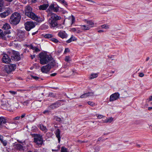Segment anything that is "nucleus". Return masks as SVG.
I'll list each match as a JSON object with an SVG mask.
<instances>
[{"label":"nucleus","mask_w":152,"mask_h":152,"mask_svg":"<svg viewBox=\"0 0 152 152\" xmlns=\"http://www.w3.org/2000/svg\"><path fill=\"white\" fill-rule=\"evenodd\" d=\"M57 1L59 2L64 6H66L67 5V3L64 0H56Z\"/></svg>","instance_id":"c756f323"},{"label":"nucleus","mask_w":152,"mask_h":152,"mask_svg":"<svg viewBox=\"0 0 152 152\" xmlns=\"http://www.w3.org/2000/svg\"><path fill=\"white\" fill-rule=\"evenodd\" d=\"M49 66L51 67V68L54 67L56 65V63L55 61L53 60L51 62L48 64Z\"/></svg>","instance_id":"7c9ffc66"},{"label":"nucleus","mask_w":152,"mask_h":152,"mask_svg":"<svg viewBox=\"0 0 152 152\" xmlns=\"http://www.w3.org/2000/svg\"><path fill=\"white\" fill-rule=\"evenodd\" d=\"M104 117V116L102 115H99L97 116V118L98 119L102 118Z\"/></svg>","instance_id":"09e8293b"},{"label":"nucleus","mask_w":152,"mask_h":152,"mask_svg":"<svg viewBox=\"0 0 152 152\" xmlns=\"http://www.w3.org/2000/svg\"><path fill=\"white\" fill-rule=\"evenodd\" d=\"M149 101H151L152 100V96H150L149 98Z\"/></svg>","instance_id":"774afa93"},{"label":"nucleus","mask_w":152,"mask_h":152,"mask_svg":"<svg viewBox=\"0 0 152 152\" xmlns=\"http://www.w3.org/2000/svg\"><path fill=\"white\" fill-rule=\"evenodd\" d=\"M40 129L42 131H44L45 132H46L48 130L46 126L42 124H40Z\"/></svg>","instance_id":"b1692460"},{"label":"nucleus","mask_w":152,"mask_h":152,"mask_svg":"<svg viewBox=\"0 0 152 152\" xmlns=\"http://www.w3.org/2000/svg\"><path fill=\"white\" fill-rule=\"evenodd\" d=\"M39 57L40 58V63L42 64H45L48 63L51 61L52 57L50 55H48L46 53H40L39 54Z\"/></svg>","instance_id":"7ed1b4c3"},{"label":"nucleus","mask_w":152,"mask_h":152,"mask_svg":"<svg viewBox=\"0 0 152 152\" xmlns=\"http://www.w3.org/2000/svg\"><path fill=\"white\" fill-rule=\"evenodd\" d=\"M20 118V116H17L15 118H13V120H18Z\"/></svg>","instance_id":"13d9d810"},{"label":"nucleus","mask_w":152,"mask_h":152,"mask_svg":"<svg viewBox=\"0 0 152 152\" xmlns=\"http://www.w3.org/2000/svg\"><path fill=\"white\" fill-rule=\"evenodd\" d=\"M88 104L92 106H94L95 105V103L93 102L89 101L88 102Z\"/></svg>","instance_id":"37998d69"},{"label":"nucleus","mask_w":152,"mask_h":152,"mask_svg":"<svg viewBox=\"0 0 152 152\" xmlns=\"http://www.w3.org/2000/svg\"><path fill=\"white\" fill-rule=\"evenodd\" d=\"M11 59L13 61H19L21 58L19 52L15 50L12 51L11 54H10Z\"/></svg>","instance_id":"423d86ee"},{"label":"nucleus","mask_w":152,"mask_h":152,"mask_svg":"<svg viewBox=\"0 0 152 152\" xmlns=\"http://www.w3.org/2000/svg\"><path fill=\"white\" fill-rule=\"evenodd\" d=\"M1 142L3 144L4 146H6L7 145V142L6 140H3L1 141Z\"/></svg>","instance_id":"de8ad7c7"},{"label":"nucleus","mask_w":152,"mask_h":152,"mask_svg":"<svg viewBox=\"0 0 152 152\" xmlns=\"http://www.w3.org/2000/svg\"><path fill=\"white\" fill-rule=\"evenodd\" d=\"M76 39H77L76 37H74L73 35H72L70 38L66 41V42L68 43H69L72 41L76 40Z\"/></svg>","instance_id":"5701e85b"},{"label":"nucleus","mask_w":152,"mask_h":152,"mask_svg":"<svg viewBox=\"0 0 152 152\" xmlns=\"http://www.w3.org/2000/svg\"><path fill=\"white\" fill-rule=\"evenodd\" d=\"M15 148L19 151H23L24 149L23 146L20 144H17L15 145Z\"/></svg>","instance_id":"6ab92c4d"},{"label":"nucleus","mask_w":152,"mask_h":152,"mask_svg":"<svg viewBox=\"0 0 152 152\" xmlns=\"http://www.w3.org/2000/svg\"><path fill=\"white\" fill-rule=\"evenodd\" d=\"M34 138V142L38 146H41L43 143V140L42 136L39 134H32Z\"/></svg>","instance_id":"20e7f679"},{"label":"nucleus","mask_w":152,"mask_h":152,"mask_svg":"<svg viewBox=\"0 0 152 152\" xmlns=\"http://www.w3.org/2000/svg\"><path fill=\"white\" fill-rule=\"evenodd\" d=\"M58 35L62 39L66 38L67 37L66 34L64 31H60L58 33Z\"/></svg>","instance_id":"f3484780"},{"label":"nucleus","mask_w":152,"mask_h":152,"mask_svg":"<svg viewBox=\"0 0 152 152\" xmlns=\"http://www.w3.org/2000/svg\"><path fill=\"white\" fill-rule=\"evenodd\" d=\"M52 151L53 152H57L58 151V149H52Z\"/></svg>","instance_id":"69168bd1"},{"label":"nucleus","mask_w":152,"mask_h":152,"mask_svg":"<svg viewBox=\"0 0 152 152\" xmlns=\"http://www.w3.org/2000/svg\"><path fill=\"white\" fill-rule=\"evenodd\" d=\"M87 23L90 28L91 27H93V25L94 24V23L92 21H88L87 22Z\"/></svg>","instance_id":"cd10ccee"},{"label":"nucleus","mask_w":152,"mask_h":152,"mask_svg":"<svg viewBox=\"0 0 152 152\" xmlns=\"http://www.w3.org/2000/svg\"><path fill=\"white\" fill-rule=\"evenodd\" d=\"M3 139V137L1 135H0V140L1 141Z\"/></svg>","instance_id":"338daca9"},{"label":"nucleus","mask_w":152,"mask_h":152,"mask_svg":"<svg viewBox=\"0 0 152 152\" xmlns=\"http://www.w3.org/2000/svg\"><path fill=\"white\" fill-rule=\"evenodd\" d=\"M9 92L13 95L15 94L16 93V92L13 91H10Z\"/></svg>","instance_id":"3c124183"},{"label":"nucleus","mask_w":152,"mask_h":152,"mask_svg":"<svg viewBox=\"0 0 152 152\" xmlns=\"http://www.w3.org/2000/svg\"><path fill=\"white\" fill-rule=\"evenodd\" d=\"M25 28L27 31H29L31 29L35 27V23L33 21H28L24 24Z\"/></svg>","instance_id":"0eeeda50"},{"label":"nucleus","mask_w":152,"mask_h":152,"mask_svg":"<svg viewBox=\"0 0 152 152\" xmlns=\"http://www.w3.org/2000/svg\"><path fill=\"white\" fill-rule=\"evenodd\" d=\"M50 69L51 67L49 66V64H47L42 67L41 68V70L42 72L47 73L50 71Z\"/></svg>","instance_id":"f8f14e48"},{"label":"nucleus","mask_w":152,"mask_h":152,"mask_svg":"<svg viewBox=\"0 0 152 152\" xmlns=\"http://www.w3.org/2000/svg\"><path fill=\"white\" fill-rule=\"evenodd\" d=\"M49 112V111L48 110H45L43 112V113L44 114H46V113L48 114Z\"/></svg>","instance_id":"603ef678"},{"label":"nucleus","mask_w":152,"mask_h":152,"mask_svg":"<svg viewBox=\"0 0 152 152\" xmlns=\"http://www.w3.org/2000/svg\"><path fill=\"white\" fill-rule=\"evenodd\" d=\"M11 10L9 9H7L4 12L0 14V16L1 18H5L8 16L11 13Z\"/></svg>","instance_id":"2eb2a0df"},{"label":"nucleus","mask_w":152,"mask_h":152,"mask_svg":"<svg viewBox=\"0 0 152 152\" xmlns=\"http://www.w3.org/2000/svg\"><path fill=\"white\" fill-rule=\"evenodd\" d=\"M144 76V74H143V73H139V76L140 77H143Z\"/></svg>","instance_id":"4d7b16f0"},{"label":"nucleus","mask_w":152,"mask_h":152,"mask_svg":"<svg viewBox=\"0 0 152 152\" xmlns=\"http://www.w3.org/2000/svg\"><path fill=\"white\" fill-rule=\"evenodd\" d=\"M6 34H4L2 30L0 29V37L2 39L5 40L6 39Z\"/></svg>","instance_id":"412c9836"},{"label":"nucleus","mask_w":152,"mask_h":152,"mask_svg":"<svg viewBox=\"0 0 152 152\" xmlns=\"http://www.w3.org/2000/svg\"><path fill=\"white\" fill-rule=\"evenodd\" d=\"M61 152H69L67 148L64 147H62L61 148Z\"/></svg>","instance_id":"f704fd0d"},{"label":"nucleus","mask_w":152,"mask_h":152,"mask_svg":"<svg viewBox=\"0 0 152 152\" xmlns=\"http://www.w3.org/2000/svg\"><path fill=\"white\" fill-rule=\"evenodd\" d=\"M24 12L26 15L31 19L35 14L33 12L31 7L29 5H27L25 7Z\"/></svg>","instance_id":"39448f33"},{"label":"nucleus","mask_w":152,"mask_h":152,"mask_svg":"<svg viewBox=\"0 0 152 152\" xmlns=\"http://www.w3.org/2000/svg\"><path fill=\"white\" fill-rule=\"evenodd\" d=\"M70 58L69 56H66L65 58V61L67 63H69L70 61Z\"/></svg>","instance_id":"c9c22d12"},{"label":"nucleus","mask_w":152,"mask_h":152,"mask_svg":"<svg viewBox=\"0 0 152 152\" xmlns=\"http://www.w3.org/2000/svg\"><path fill=\"white\" fill-rule=\"evenodd\" d=\"M59 7L58 5H57L56 7H54V12H57L59 10Z\"/></svg>","instance_id":"ea45409f"},{"label":"nucleus","mask_w":152,"mask_h":152,"mask_svg":"<svg viewBox=\"0 0 152 152\" xmlns=\"http://www.w3.org/2000/svg\"><path fill=\"white\" fill-rule=\"evenodd\" d=\"M81 27H83L84 28H83V29L85 30H88L90 29V28L88 26H86V25H83L81 26Z\"/></svg>","instance_id":"4c0bfd02"},{"label":"nucleus","mask_w":152,"mask_h":152,"mask_svg":"<svg viewBox=\"0 0 152 152\" xmlns=\"http://www.w3.org/2000/svg\"><path fill=\"white\" fill-rule=\"evenodd\" d=\"M48 6V4H45L41 5L39 7V8L40 10H46Z\"/></svg>","instance_id":"aec40b11"},{"label":"nucleus","mask_w":152,"mask_h":152,"mask_svg":"<svg viewBox=\"0 0 152 152\" xmlns=\"http://www.w3.org/2000/svg\"><path fill=\"white\" fill-rule=\"evenodd\" d=\"M21 16L20 13L15 12L13 13L10 18L9 22L13 25L15 26L19 23Z\"/></svg>","instance_id":"f03ea898"},{"label":"nucleus","mask_w":152,"mask_h":152,"mask_svg":"<svg viewBox=\"0 0 152 152\" xmlns=\"http://www.w3.org/2000/svg\"><path fill=\"white\" fill-rule=\"evenodd\" d=\"M7 122L6 118L4 117H0V129L2 128L5 126L4 124H6Z\"/></svg>","instance_id":"ddd939ff"},{"label":"nucleus","mask_w":152,"mask_h":152,"mask_svg":"<svg viewBox=\"0 0 152 152\" xmlns=\"http://www.w3.org/2000/svg\"><path fill=\"white\" fill-rule=\"evenodd\" d=\"M35 55L34 54V55H31V57L32 59H33L35 57Z\"/></svg>","instance_id":"e2e57ef3"},{"label":"nucleus","mask_w":152,"mask_h":152,"mask_svg":"<svg viewBox=\"0 0 152 152\" xmlns=\"http://www.w3.org/2000/svg\"><path fill=\"white\" fill-rule=\"evenodd\" d=\"M17 36L21 40L23 39L25 37V31H19L17 34Z\"/></svg>","instance_id":"dca6fc26"},{"label":"nucleus","mask_w":152,"mask_h":152,"mask_svg":"<svg viewBox=\"0 0 152 152\" xmlns=\"http://www.w3.org/2000/svg\"><path fill=\"white\" fill-rule=\"evenodd\" d=\"M120 95L117 92L115 93L110 96V101L113 102L117 99L119 98Z\"/></svg>","instance_id":"1a4fd4ad"},{"label":"nucleus","mask_w":152,"mask_h":152,"mask_svg":"<svg viewBox=\"0 0 152 152\" xmlns=\"http://www.w3.org/2000/svg\"><path fill=\"white\" fill-rule=\"evenodd\" d=\"M101 27L102 28L107 29L109 28V26L107 25H106L105 24L102 25L101 26Z\"/></svg>","instance_id":"49530a36"},{"label":"nucleus","mask_w":152,"mask_h":152,"mask_svg":"<svg viewBox=\"0 0 152 152\" xmlns=\"http://www.w3.org/2000/svg\"><path fill=\"white\" fill-rule=\"evenodd\" d=\"M54 37L53 35L51 34H47L45 35L44 37L45 38L50 39Z\"/></svg>","instance_id":"c85d7f7f"},{"label":"nucleus","mask_w":152,"mask_h":152,"mask_svg":"<svg viewBox=\"0 0 152 152\" xmlns=\"http://www.w3.org/2000/svg\"><path fill=\"white\" fill-rule=\"evenodd\" d=\"M57 75V73H52L50 75L51 76H56Z\"/></svg>","instance_id":"052dcab7"},{"label":"nucleus","mask_w":152,"mask_h":152,"mask_svg":"<svg viewBox=\"0 0 152 152\" xmlns=\"http://www.w3.org/2000/svg\"><path fill=\"white\" fill-rule=\"evenodd\" d=\"M32 19L38 22H41L44 21L45 18L43 16L38 17L35 14Z\"/></svg>","instance_id":"9b49d317"},{"label":"nucleus","mask_w":152,"mask_h":152,"mask_svg":"<svg viewBox=\"0 0 152 152\" xmlns=\"http://www.w3.org/2000/svg\"><path fill=\"white\" fill-rule=\"evenodd\" d=\"M10 28V24L6 23L3 25L2 28L5 30H7Z\"/></svg>","instance_id":"4be33fe9"},{"label":"nucleus","mask_w":152,"mask_h":152,"mask_svg":"<svg viewBox=\"0 0 152 152\" xmlns=\"http://www.w3.org/2000/svg\"><path fill=\"white\" fill-rule=\"evenodd\" d=\"M4 1L3 0H0V12L2 10L3 8Z\"/></svg>","instance_id":"473e14b6"},{"label":"nucleus","mask_w":152,"mask_h":152,"mask_svg":"<svg viewBox=\"0 0 152 152\" xmlns=\"http://www.w3.org/2000/svg\"><path fill=\"white\" fill-rule=\"evenodd\" d=\"M5 70L7 73H10L12 72L10 67L9 66V65H7L5 66Z\"/></svg>","instance_id":"bb28decb"},{"label":"nucleus","mask_w":152,"mask_h":152,"mask_svg":"<svg viewBox=\"0 0 152 152\" xmlns=\"http://www.w3.org/2000/svg\"><path fill=\"white\" fill-rule=\"evenodd\" d=\"M28 47L30 49H31L34 50V53H37L39 52L40 51V50L37 47H34L32 45H29Z\"/></svg>","instance_id":"a211bd4d"},{"label":"nucleus","mask_w":152,"mask_h":152,"mask_svg":"<svg viewBox=\"0 0 152 152\" xmlns=\"http://www.w3.org/2000/svg\"><path fill=\"white\" fill-rule=\"evenodd\" d=\"M25 115H26V114L25 113H23V114H22L21 115V116L20 117L21 118H23L25 116Z\"/></svg>","instance_id":"bf43d9fd"},{"label":"nucleus","mask_w":152,"mask_h":152,"mask_svg":"<svg viewBox=\"0 0 152 152\" xmlns=\"http://www.w3.org/2000/svg\"><path fill=\"white\" fill-rule=\"evenodd\" d=\"M54 133L56 138H58V142L60 143L61 140V131L58 129H56L54 132Z\"/></svg>","instance_id":"4468645a"},{"label":"nucleus","mask_w":152,"mask_h":152,"mask_svg":"<svg viewBox=\"0 0 152 152\" xmlns=\"http://www.w3.org/2000/svg\"><path fill=\"white\" fill-rule=\"evenodd\" d=\"M71 25H72L75 22V18L74 16L72 15H71Z\"/></svg>","instance_id":"72a5a7b5"},{"label":"nucleus","mask_w":152,"mask_h":152,"mask_svg":"<svg viewBox=\"0 0 152 152\" xmlns=\"http://www.w3.org/2000/svg\"><path fill=\"white\" fill-rule=\"evenodd\" d=\"M62 101L61 100H59L53 103L49 106V108L53 110L58 108L61 105V102Z\"/></svg>","instance_id":"6e6552de"},{"label":"nucleus","mask_w":152,"mask_h":152,"mask_svg":"<svg viewBox=\"0 0 152 152\" xmlns=\"http://www.w3.org/2000/svg\"><path fill=\"white\" fill-rule=\"evenodd\" d=\"M2 61L4 63L6 64L9 63L11 61V58L7 54H5L3 56Z\"/></svg>","instance_id":"9d476101"},{"label":"nucleus","mask_w":152,"mask_h":152,"mask_svg":"<svg viewBox=\"0 0 152 152\" xmlns=\"http://www.w3.org/2000/svg\"><path fill=\"white\" fill-rule=\"evenodd\" d=\"M54 4H51L49 7V9L50 10L53 11L54 12Z\"/></svg>","instance_id":"e433bc0d"},{"label":"nucleus","mask_w":152,"mask_h":152,"mask_svg":"<svg viewBox=\"0 0 152 152\" xmlns=\"http://www.w3.org/2000/svg\"><path fill=\"white\" fill-rule=\"evenodd\" d=\"M98 76V73H92L90 77V79H93L96 77Z\"/></svg>","instance_id":"a878e982"},{"label":"nucleus","mask_w":152,"mask_h":152,"mask_svg":"<svg viewBox=\"0 0 152 152\" xmlns=\"http://www.w3.org/2000/svg\"><path fill=\"white\" fill-rule=\"evenodd\" d=\"M87 97L92 96L94 94V93L92 92H88L86 93Z\"/></svg>","instance_id":"c03bdc74"},{"label":"nucleus","mask_w":152,"mask_h":152,"mask_svg":"<svg viewBox=\"0 0 152 152\" xmlns=\"http://www.w3.org/2000/svg\"><path fill=\"white\" fill-rule=\"evenodd\" d=\"M55 120L59 122H61L62 121L61 119L57 116H56L55 117Z\"/></svg>","instance_id":"79ce46f5"},{"label":"nucleus","mask_w":152,"mask_h":152,"mask_svg":"<svg viewBox=\"0 0 152 152\" xmlns=\"http://www.w3.org/2000/svg\"><path fill=\"white\" fill-rule=\"evenodd\" d=\"M49 96L51 97H54L55 96L53 94V93H50L49 94Z\"/></svg>","instance_id":"864d4df0"},{"label":"nucleus","mask_w":152,"mask_h":152,"mask_svg":"<svg viewBox=\"0 0 152 152\" xmlns=\"http://www.w3.org/2000/svg\"><path fill=\"white\" fill-rule=\"evenodd\" d=\"M9 66L10 67V69L12 72L13 71L16 69V65L15 64H10L9 65Z\"/></svg>","instance_id":"393cba45"},{"label":"nucleus","mask_w":152,"mask_h":152,"mask_svg":"<svg viewBox=\"0 0 152 152\" xmlns=\"http://www.w3.org/2000/svg\"><path fill=\"white\" fill-rule=\"evenodd\" d=\"M47 16L49 17L48 22L50 28L53 29L57 28L58 25L57 21L61 20V17L52 12L48 13Z\"/></svg>","instance_id":"f257e3e1"},{"label":"nucleus","mask_w":152,"mask_h":152,"mask_svg":"<svg viewBox=\"0 0 152 152\" xmlns=\"http://www.w3.org/2000/svg\"><path fill=\"white\" fill-rule=\"evenodd\" d=\"M81 31L79 30H77V31L76 30L75 33L77 34H79L80 33Z\"/></svg>","instance_id":"0e129e2a"},{"label":"nucleus","mask_w":152,"mask_h":152,"mask_svg":"<svg viewBox=\"0 0 152 152\" xmlns=\"http://www.w3.org/2000/svg\"><path fill=\"white\" fill-rule=\"evenodd\" d=\"M87 97V94H86V93L82 94L80 97L81 98H86Z\"/></svg>","instance_id":"a18cd8bd"},{"label":"nucleus","mask_w":152,"mask_h":152,"mask_svg":"<svg viewBox=\"0 0 152 152\" xmlns=\"http://www.w3.org/2000/svg\"><path fill=\"white\" fill-rule=\"evenodd\" d=\"M28 104V101H26L24 102L23 103V104H26L27 105Z\"/></svg>","instance_id":"680f3d73"},{"label":"nucleus","mask_w":152,"mask_h":152,"mask_svg":"<svg viewBox=\"0 0 152 152\" xmlns=\"http://www.w3.org/2000/svg\"><path fill=\"white\" fill-rule=\"evenodd\" d=\"M113 118L112 117H111L107 119L106 120V123H111V122L113 120Z\"/></svg>","instance_id":"58836bf2"},{"label":"nucleus","mask_w":152,"mask_h":152,"mask_svg":"<svg viewBox=\"0 0 152 152\" xmlns=\"http://www.w3.org/2000/svg\"><path fill=\"white\" fill-rule=\"evenodd\" d=\"M69 50L68 48H66L65 49L64 53H66L68 52H69Z\"/></svg>","instance_id":"5fc2aeb1"},{"label":"nucleus","mask_w":152,"mask_h":152,"mask_svg":"<svg viewBox=\"0 0 152 152\" xmlns=\"http://www.w3.org/2000/svg\"><path fill=\"white\" fill-rule=\"evenodd\" d=\"M50 39L52 41L55 43H58L59 42V41L57 39L55 38H52Z\"/></svg>","instance_id":"a19ab883"},{"label":"nucleus","mask_w":152,"mask_h":152,"mask_svg":"<svg viewBox=\"0 0 152 152\" xmlns=\"http://www.w3.org/2000/svg\"><path fill=\"white\" fill-rule=\"evenodd\" d=\"M2 107L4 109H6L7 108L10 107V105L7 103H6L4 104H1Z\"/></svg>","instance_id":"2f4dec72"},{"label":"nucleus","mask_w":152,"mask_h":152,"mask_svg":"<svg viewBox=\"0 0 152 152\" xmlns=\"http://www.w3.org/2000/svg\"><path fill=\"white\" fill-rule=\"evenodd\" d=\"M31 77L33 79H34L36 80H38L39 79V78L37 76H32Z\"/></svg>","instance_id":"8fccbe9b"},{"label":"nucleus","mask_w":152,"mask_h":152,"mask_svg":"<svg viewBox=\"0 0 152 152\" xmlns=\"http://www.w3.org/2000/svg\"><path fill=\"white\" fill-rule=\"evenodd\" d=\"M71 30L73 32H75L76 31V28H71Z\"/></svg>","instance_id":"6e6d98bb"}]
</instances>
